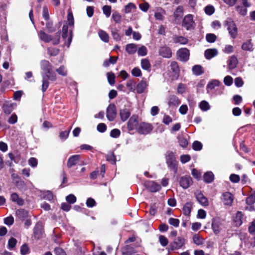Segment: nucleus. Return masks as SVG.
<instances>
[{
    "mask_svg": "<svg viewBox=\"0 0 255 255\" xmlns=\"http://www.w3.org/2000/svg\"><path fill=\"white\" fill-rule=\"evenodd\" d=\"M40 65L42 72V91L44 92L49 86L48 80L54 81L57 77L55 72L53 71V66L50 62L46 60H42L40 62Z\"/></svg>",
    "mask_w": 255,
    "mask_h": 255,
    "instance_id": "f257e3e1",
    "label": "nucleus"
},
{
    "mask_svg": "<svg viewBox=\"0 0 255 255\" xmlns=\"http://www.w3.org/2000/svg\"><path fill=\"white\" fill-rule=\"evenodd\" d=\"M165 156L166 163L168 167L176 173L177 171V162L176 160L175 153L172 151H168L165 153Z\"/></svg>",
    "mask_w": 255,
    "mask_h": 255,
    "instance_id": "f03ea898",
    "label": "nucleus"
},
{
    "mask_svg": "<svg viewBox=\"0 0 255 255\" xmlns=\"http://www.w3.org/2000/svg\"><path fill=\"white\" fill-rule=\"evenodd\" d=\"M38 35L39 38L46 43H48L51 41H52V43L54 45L58 44L59 43L60 37V32H59L56 33L55 38H52L51 35L47 34L42 30L39 31Z\"/></svg>",
    "mask_w": 255,
    "mask_h": 255,
    "instance_id": "7ed1b4c3",
    "label": "nucleus"
},
{
    "mask_svg": "<svg viewBox=\"0 0 255 255\" xmlns=\"http://www.w3.org/2000/svg\"><path fill=\"white\" fill-rule=\"evenodd\" d=\"M224 25L227 27L231 37L235 38L237 36L238 29L233 20L228 19L224 22Z\"/></svg>",
    "mask_w": 255,
    "mask_h": 255,
    "instance_id": "20e7f679",
    "label": "nucleus"
},
{
    "mask_svg": "<svg viewBox=\"0 0 255 255\" xmlns=\"http://www.w3.org/2000/svg\"><path fill=\"white\" fill-rule=\"evenodd\" d=\"M182 25L187 30H191L194 29L195 23L193 20V16L191 14L185 15L183 19Z\"/></svg>",
    "mask_w": 255,
    "mask_h": 255,
    "instance_id": "39448f33",
    "label": "nucleus"
},
{
    "mask_svg": "<svg viewBox=\"0 0 255 255\" xmlns=\"http://www.w3.org/2000/svg\"><path fill=\"white\" fill-rule=\"evenodd\" d=\"M170 68L171 74L170 77L172 80H177L179 77L180 69L177 63L175 61H172L170 63Z\"/></svg>",
    "mask_w": 255,
    "mask_h": 255,
    "instance_id": "423d86ee",
    "label": "nucleus"
},
{
    "mask_svg": "<svg viewBox=\"0 0 255 255\" xmlns=\"http://www.w3.org/2000/svg\"><path fill=\"white\" fill-rule=\"evenodd\" d=\"M153 127L150 124L142 123L137 128V131L140 134H147L149 133L152 130Z\"/></svg>",
    "mask_w": 255,
    "mask_h": 255,
    "instance_id": "0eeeda50",
    "label": "nucleus"
},
{
    "mask_svg": "<svg viewBox=\"0 0 255 255\" xmlns=\"http://www.w3.org/2000/svg\"><path fill=\"white\" fill-rule=\"evenodd\" d=\"M184 243V239L182 237H179L170 244L169 247V249L171 251L179 249L182 247Z\"/></svg>",
    "mask_w": 255,
    "mask_h": 255,
    "instance_id": "6e6552de",
    "label": "nucleus"
},
{
    "mask_svg": "<svg viewBox=\"0 0 255 255\" xmlns=\"http://www.w3.org/2000/svg\"><path fill=\"white\" fill-rule=\"evenodd\" d=\"M16 107V104L11 101H4L2 104V109L5 114H9Z\"/></svg>",
    "mask_w": 255,
    "mask_h": 255,
    "instance_id": "1a4fd4ad",
    "label": "nucleus"
},
{
    "mask_svg": "<svg viewBox=\"0 0 255 255\" xmlns=\"http://www.w3.org/2000/svg\"><path fill=\"white\" fill-rule=\"evenodd\" d=\"M145 187L151 192H156L161 189L160 184L153 181H147L144 183Z\"/></svg>",
    "mask_w": 255,
    "mask_h": 255,
    "instance_id": "9d476101",
    "label": "nucleus"
},
{
    "mask_svg": "<svg viewBox=\"0 0 255 255\" xmlns=\"http://www.w3.org/2000/svg\"><path fill=\"white\" fill-rule=\"evenodd\" d=\"M177 58L183 62L187 61L189 59V51L186 48L179 49L177 52Z\"/></svg>",
    "mask_w": 255,
    "mask_h": 255,
    "instance_id": "9b49d317",
    "label": "nucleus"
},
{
    "mask_svg": "<svg viewBox=\"0 0 255 255\" xmlns=\"http://www.w3.org/2000/svg\"><path fill=\"white\" fill-rule=\"evenodd\" d=\"M179 184L183 189H187L192 185V179L190 176H182L180 179Z\"/></svg>",
    "mask_w": 255,
    "mask_h": 255,
    "instance_id": "f8f14e48",
    "label": "nucleus"
},
{
    "mask_svg": "<svg viewBox=\"0 0 255 255\" xmlns=\"http://www.w3.org/2000/svg\"><path fill=\"white\" fill-rule=\"evenodd\" d=\"M116 106L114 104H110L107 109V118L110 121H113L116 117Z\"/></svg>",
    "mask_w": 255,
    "mask_h": 255,
    "instance_id": "ddd939ff",
    "label": "nucleus"
},
{
    "mask_svg": "<svg viewBox=\"0 0 255 255\" xmlns=\"http://www.w3.org/2000/svg\"><path fill=\"white\" fill-rule=\"evenodd\" d=\"M80 159L81 156L78 154H76L70 156L67 160V167L70 168L76 165L77 164L79 163Z\"/></svg>",
    "mask_w": 255,
    "mask_h": 255,
    "instance_id": "4468645a",
    "label": "nucleus"
},
{
    "mask_svg": "<svg viewBox=\"0 0 255 255\" xmlns=\"http://www.w3.org/2000/svg\"><path fill=\"white\" fill-rule=\"evenodd\" d=\"M222 200L225 205L231 206L234 200V196L231 193L226 192L223 193Z\"/></svg>",
    "mask_w": 255,
    "mask_h": 255,
    "instance_id": "2eb2a0df",
    "label": "nucleus"
},
{
    "mask_svg": "<svg viewBox=\"0 0 255 255\" xmlns=\"http://www.w3.org/2000/svg\"><path fill=\"white\" fill-rule=\"evenodd\" d=\"M148 86V83L145 79H142L136 86V92L141 94L144 92Z\"/></svg>",
    "mask_w": 255,
    "mask_h": 255,
    "instance_id": "dca6fc26",
    "label": "nucleus"
},
{
    "mask_svg": "<svg viewBox=\"0 0 255 255\" xmlns=\"http://www.w3.org/2000/svg\"><path fill=\"white\" fill-rule=\"evenodd\" d=\"M138 123V117L135 115L132 116L128 123V128L129 130H132L137 127Z\"/></svg>",
    "mask_w": 255,
    "mask_h": 255,
    "instance_id": "f3484780",
    "label": "nucleus"
},
{
    "mask_svg": "<svg viewBox=\"0 0 255 255\" xmlns=\"http://www.w3.org/2000/svg\"><path fill=\"white\" fill-rule=\"evenodd\" d=\"M167 100V103L169 107H177L181 103L179 98L174 95L169 96Z\"/></svg>",
    "mask_w": 255,
    "mask_h": 255,
    "instance_id": "a211bd4d",
    "label": "nucleus"
},
{
    "mask_svg": "<svg viewBox=\"0 0 255 255\" xmlns=\"http://www.w3.org/2000/svg\"><path fill=\"white\" fill-rule=\"evenodd\" d=\"M196 199L202 206H207L208 205V201L201 191H198L195 193Z\"/></svg>",
    "mask_w": 255,
    "mask_h": 255,
    "instance_id": "6ab92c4d",
    "label": "nucleus"
},
{
    "mask_svg": "<svg viewBox=\"0 0 255 255\" xmlns=\"http://www.w3.org/2000/svg\"><path fill=\"white\" fill-rule=\"evenodd\" d=\"M221 83L218 80L213 79L209 82L207 85L206 90L208 93H211V91L216 87H219Z\"/></svg>",
    "mask_w": 255,
    "mask_h": 255,
    "instance_id": "aec40b11",
    "label": "nucleus"
},
{
    "mask_svg": "<svg viewBox=\"0 0 255 255\" xmlns=\"http://www.w3.org/2000/svg\"><path fill=\"white\" fill-rule=\"evenodd\" d=\"M221 223L218 219H214L212 221V228L214 233L218 235L221 231Z\"/></svg>",
    "mask_w": 255,
    "mask_h": 255,
    "instance_id": "412c9836",
    "label": "nucleus"
},
{
    "mask_svg": "<svg viewBox=\"0 0 255 255\" xmlns=\"http://www.w3.org/2000/svg\"><path fill=\"white\" fill-rule=\"evenodd\" d=\"M159 53L160 55L164 58H169L172 56V52L170 48L166 46L161 47Z\"/></svg>",
    "mask_w": 255,
    "mask_h": 255,
    "instance_id": "4be33fe9",
    "label": "nucleus"
},
{
    "mask_svg": "<svg viewBox=\"0 0 255 255\" xmlns=\"http://www.w3.org/2000/svg\"><path fill=\"white\" fill-rule=\"evenodd\" d=\"M16 215L19 219L23 221L28 217V213L26 210L20 209L16 211Z\"/></svg>",
    "mask_w": 255,
    "mask_h": 255,
    "instance_id": "5701e85b",
    "label": "nucleus"
},
{
    "mask_svg": "<svg viewBox=\"0 0 255 255\" xmlns=\"http://www.w3.org/2000/svg\"><path fill=\"white\" fill-rule=\"evenodd\" d=\"M218 54V51L216 49H208L205 50L204 55L207 59H211Z\"/></svg>",
    "mask_w": 255,
    "mask_h": 255,
    "instance_id": "b1692460",
    "label": "nucleus"
},
{
    "mask_svg": "<svg viewBox=\"0 0 255 255\" xmlns=\"http://www.w3.org/2000/svg\"><path fill=\"white\" fill-rule=\"evenodd\" d=\"M120 115L122 121L125 122L129 117L130 113L128 109L127 108H124L120 110Z\"/></svg>",
    "mask_w": 255,
    "mask_h": 255,
    "instance_id": "393cba45",
    "label": "nucleus"
},
{
    "mask_svg": "<svg viewBox=\"0 0 255 255\" xmlns=\"http://www.w3.org/2000/svg\"><path fill=\"white\" fill-rule=\"evenodd\" d=\"M203 179L205 183H211L214 180V174L211 171H207L204 173Z\"/></svg>",
    "mask_w": 255,
    "mask_h": 255,
    "instance_id": "a878e982",
    "label": "nucleus"
},
{
    "mask_svg": "<svg viewBox=\"0 0 255 255\" xmlns=\"http://www.w3.org/2000/svg\"><path fill=\"white\" fill-rule=\"evenodd\" d=\"M173 40L175 43H179L180 44H186L188 43V39L182 36H174L173 38Z\"/></svg>",
    "mask_w": 255,
    "mask_h": 255,
    "instance_id": "bb28decb",
    "label": "nucleus"
},
{
    "mask_svg": "<svg viewBox=\"0 0 255 255\" xmlns=\"http://www.w3.org/2000/svg\"><path fill=\"white\" fill-rule=\"evenodd\" d=\"M126 50L129 54H133L137 50V45L134 43L128 44L126 47Z\"/></svg>",
    "mask_w": 255,
    "mask_h": 255,
    "instance_id": "cd10ccee",
    "label": "nucleus"
},
{
    "mask_svg": "<svg viewBox=\"0 0 255 255\" xmlns=\"http://www.w3.org/2000/svg\"><path fill=\"white\" fill-rule=\"evenodd\" d=\"M238 61L236 56H232L228 61V66L230 69H233L236 67Z\"/></svg>",
    "mask_w": 255,
    "mask_h": 255,
    "instance_id": "c85d7f7f",
    "label": "nucleus"
},
{
    "mask_svg": "<svg viewBox=\"0 0 255 255\" xmlns=\"http://www.w3.org/2000/svg\"><path fill=\"white\" fill-rule=\"evenodd\" d=\"M98 35L100 38L101 40L104 42L107 43L109 41V35L104 30H99L98 31Z\"/></svg>",
    "mask_w": 255,
    "mask_h": 255,
    "instance_id": "c756f323",
    "label": "nucleus"
},
{
    "mask_svg": "<svg viewBox=\"0 0 255 255\" xmlns=\"http://www.w3.org/2000/svg\"><path fill=\"white\" fill-rule=\"evenodd\" d=\"M10 199L12 202H15L20 206L22 205L24 203V201L15 193L11 194Z\"/></svg>",
    "mask_w": 255,
    "mask_h": 255,
    "instance_id": "7c9ffc66",
    "label": "nucleus"
},
{
    "mask_svg": "<svg viewBox=\"0 0 255 255\" xmlns=\"http://www.w3.org/2000/svg\"><path fill=\"white\" fill-rule=\"evenodd\" d=\"M243 218V213L240 211L237 212V213H236V217L234 219V222H235L236 226H240L242 224Z\"/></svg>",
    "mask_w": 255,
    "mask_h": 255,
    "instance_id": "2f4dec72",
    "label": "nucleus"
},
{
    "mask_svg": "<svg viewBox=\"0 0 255 255\" xmlns=\"http://www.w3.org/2000/svg\"><path fill=\"white\" fill-rule=\"evenodd\" d=\"M192 208V204L191 202H187L183 207V212L185 216H189L191 209Z\"/></svg>",
    "mask_w": 255,
    "mask_h": 255,
    "instance_id": "473e14b6",
    "label": "nucleus"
},
{
    "mask_svg": "<svg viewBox=\"0 0 255 255\" xmlns=\"http://www.w3.org/2000/svg\"><path fill=\"white\" fill-rule=\"evenodd\" d=\"M199 107L203 112H206L209 110L211 108L209 103L203 100L199 104Z\"/></svg>",
    "mask_w": 255,
    "mask_h": 255,
    "instance_id": "72a5a7b5",
    "label": "nucleus"
},
{
    "mask_svg": "<svg viewBox=\"0 0 255 255\" xmlns=\"http://www.w3.org/2000/svg\"><path fill=\"white\" fill-rule=\"evenodd\" d=\"M242 48L243 50L253 51L254 50L253 45L251 42V40H248L244 42L242 46Z\"/></svg>",
    "mask_w": 255,
    "mask_h": 255,
    "instance_id": "f704fd0d",
    "label": "nucleus"
},
{
    "mask_svg": "<svg viewBox=\"0 0 255 255\" xmlns=\"http://www.w3.org/2000/svg\"><path fill=\"white\" fill-rule=\"evenodd\" d=\"M141 66L144 70L150 71L151 70V65L147 59H143L141 60Z\"/></svg>",
    "mask_w": 255,
    "mask_h": 255,
    "instance_id": "c9c22d12",
    "label": "nucleus"
},
{
    "mask_svg": "<svg viewBox=\"0 0 255 255\" xmlns=\"http://www.w3.org/2000/svg\"><path fill=\"white\" fill-rule=\"evenodd\" d=\"M193 73L197 76L201 75L203 73V71L201 66L196 65L192 67Z\"/></svg>",
    "mask_w": 255,
    "mask_h": 255,
    "instance_id": "e433bc0d",
    "label": "nucleus"
},
{
    "mask_svg": "<svg viewBox=\"0 0 255 255\" xmlns=\"http://www.w3.org/2000/svg\"><path fill=\"white\" fill-rule=\"evenodd\" d=\"M193 241L194 244L199 246L202 245L204 243V240L198 234H195L193 237Z\"/></svg>",
    "mask_w": 255,
    "mask_h": 255,
    "instance_id": "4c0bfd02",
    "label": "nucleus"
},
{
    "mask_svg": "<svg viewBox=\"0 0 255 255\" xmlns=\"http://www.w3.org/2000/svg\"><path fill=\"white\" fill-rule=\"evenodd\" d=\"M111 34L114 40L117 41H120L121 40V36L119 32V30L116 28H113L111 30Z\"/></svg>",
    "mask_w": 255,
    "mask_h": 255,
    "instance_id": "58836bf2",
    "label": "nucleus"
},
{
    "mask_svg": "<svg viewBox=\"0 0 255 255\" xmlns=\"http://www.w3.org/2000/svg\"><path fill=\"white\" fill-rule=\"evenodd\" d=\"M178 142L180 146L183 148H186L188 144V141L182 135L178 137Z\"/></svg>",
    "mask_w": 255,
    "mask_h": 255,
    "instance_id": "ea45409f",
    "label": "nucleus"
},
{
    "mask_svg": "<svg viewBox=\"0 0 255 255\" xmlns=\"http://www.w3.org/2000/svg\"><path fill=\"white\" fill-rule=\"evenodd\" d=\"M247 7L243 5H238L236 6V10L242 15H246L247 13Z\"/></svg>",
    "mask_w": 255,
    "mask_h": 255,
    "instance_id": "a19ab883",
    "label": "nucleus"
},
{
    "mask_svg": "<svg viewBox=\"0 0 255 255\" xmlns=\"http://www.w3.org/2000/svg\"><path fill=\"white\" fill-rule=\"evenodd\" d=\"M135 5L132 2H130L125 6V12L126 13H130L133 9H135Z\"/></svg>",
    "mask_w": 255,
    "mask_h": 255,
    "instance_id": "79ce46f5",
    "label": "nucleus"
},
{
    "mask_svg": "<svg viewBox=\"0 0 255 255\" xmlns=\"http://www.w3.org/2000/svg\"><path fill=\"white\" fill-rule=\"evenodd\" d=\"M205 12L208 15H211L215 12V8L212 5H208L204 8Z\"/></svg>",
    "mask_w": 255,
    "mask_h": 255,
    "instance_id": "37998d69",
    "label": "nucleus"
},
{
    "mask_svg": "<svg viewBox=\"0 0 255 255\" xmlns=\"http://www.w3.org/2000/svg\"><path fill=\"white\" fill-rule=\"evenodd\" d=\"M112 17L116 23H119L121 21V15L117 11H115L113 13Z\"/></svg>",
    "mask_w": 255,
    "mask_h": 255,
    "instance_id": "c03bdc74",
    "label": "nucleus"
},
{
    "mask_svg": "<svg viewBox=\"0 0 255 255\" xmlns=\"http://www.w3.org/2000/svg\"><path fill=\"white\" fill-rule=\"evenodd\" d=\"M56 71L58 74L62 76H66L67 75V71L64 66H61L60 67L56 69Z\"/></svg>",
    "mask_w": 255,
    "mask_h": 255,
    "instance_id": "a18cd8bd",
    "label": "nucleus"
},
{
    "mask_svg": "<svg viewBox=\"0 0 255 255\" xmlns=\"http://www.w3.org/2000/svg\"><path fill=\"white\" fill-rule=\"evenodd\" d=\"M107 79L111 85H113L115 83V75L113 73L108 72L107 73Z\"/></svg>",
    "mask_w": 255,
    "mask_h": 255,
    "instance_id": "49530a36",
    "label": "nucleus"
},
{
    "mask_svg": "<svg viewBox=\"0 0 255 255\" xmlns=\"http://www.w3.org/2000/svg\"><path fill=\"white\" fill-rule=\"evenodd\" d=\"M42 227L40 223H37L34 228L35 235H40L42 234Z\"/></svg>",
    "mask_w": 255,
    "mask_h": 255,
    "instance_id": "de8ad7c7",
    "label": "nucleus"
},
{
    "mask_svg": "<svg viewBox=\"0 0 255 255\" xmlns=\"http://www.w3.org/2000/svg\"><path fill=\"white\" fill-rule=\"evenodd\" d=\"M111 6L110 5H104L103 8V11L104 14L107 17H109L111 13Z\"/></svg>",
    "mask_w": 255,
    "mask_h": 255,
    "instance_id": "09e8293b",
    "label": "nucleus"
},
{
    "mask_svg": "<svg viewBox=\"0 0 255 255\" xmlns=\"http://www.w3.org/2000/svg\"><path fill=\"white\" fill-rule=\"evenodd\" d=\"M77 198L73 194H69L66 197V201L70 204H73L76 202Z\"/></svg>",
    "mask_w": 255,
    "mask_h": 255,
    "instance_id": "8fccbe9b",
    "label": "nucleus"
},
{
    "mask_svg": "<svg viewBox=\"0 0 255 255\" xmlns=\"http://www.w3.org/2000/svg\"><path fill=\"white\" fill-rule=\"evenodd\" d=\"M137 53L139 56H144L147 53V49L144 46H141L137 50Z\"/></svg>",
    "mask_w": 255,
    "mask_h": 255,
    "instance_id": "3c124183",
    "label": "nucleus"
},
{
    "mask_svg": "<svg viewBox=\"0 0 255 255\" xmlns=\"http://www.w3.org/2000/svg\"><path fill=\"white\" fill-rule=\"evenodd\" d=\"M59 52V50L56 48L49 47L47 48V53L50 56H56Z\"/></svg>",
    "mask_w": 255,
    "mask_h": 255,
    "instance_id": "603ef678",
    "label": "nucleus"
},
{
    "mask_svg": "<svg viewBox=\"0 0 255 255\" xmlns=\"http://www.w3.org/2000/svg\"><path fill=\"white\" fill-rule=\"evenodd\" d=\"M43 198L44 199L51 201L53 198V194L50 191H46L43 192Z\"/></svg>",
    "mask_w": 255,
    "mask_h": 255,
    "instance_id": "864d4df0",
    "label": "nucleus"
},
{
    "mask_svg": "<svg viewBox=\"0 0 255 255\" xmlns=\"http://www.w3.org/2000/svg\"><path fill=\"white\" fill-rule=\"evenodd\" d=\"M216 36L213 33H208L206 36V40L210 43H213L216 40Z\"/></svg>",
    "mask_w": 255,
    "mask_h": 255,
    "instance_id": "5fc2aeb1",
    "label": "nucleus"
},
{
    "mask_svg": "<svg viewBox=\"0 0 255 255\" xmlns=\"http://www.w3.org/2000/svg\"><path fill=\"white\" fill-rule=\"evenodd\" d=\"M126 86L131 92H134L135 90V84L133 81L129 80L128 81Z\"/></svg>",
    "mask_w": 255,
    "mask_h": 255,
    "instance_id": "6e6d98bb",
    "label": "nucleus"
},
{
    "mask_svg": "<svg viewBox=\"0 0 255 255\" xmlns=\"http://www.w3.org/2000/svg\"><path fill=\"white\" fill-rule=\"evenodd\" d=\"M17 241L14 238H11L8 242V248L9 250L13 249L16 246Z\"/></svg>",
    "mask_w": 255,
    "mask_h": 255,
    "instance_id": "4d7b16f0",
    "label": "nucleus"
},
{
    "mask_svg": "<svg viewBox=\"0 0 255 255\" xmlns=\"http://www.w3.org/2000/svg\"><path fill=\"white\" fill-rule=\"evenodd\" d=\"M106 159L107 161L110 162L113 164H115L116 162V156L113 153H110L107 155Z\"/></svg>",
    "mask_w": 255,
    "mask_h": 255,
    "instance_id": "13d9d810",
    "label": "nucleus"
},
{
    "mask_svg": "<svg viewBox=\"0 0 255 255\" xmlns=\"http://www.w3.org/2000/svg\"><path fill=\"white\" fill-rule=\"evenodd\" d=\"M121 135V131L118 128L112 129L110 132V136L113 138H118Z\"/></svg>",
    "mask_w": 255,
    "mask_h": 255,
    "instance_id": "bf43d9fd",
    "label": "nucleus"
},
{
    "mask_svg": "<svg viewBox=\"0 0 255 255\" xmlns=\"http://www.w3.org/2000/svg\"><path fill=\"white\" fill-rule=\"evenodd\" d=\"M29 249L27 244H23L20 248V254L22 255H26L28 254Z\"/></svg>",
    "mask_w": 255,
    "mask_h": 255,
    "instance_id": "052dcab7",
    "label": "nucleus"
},
{
    "mask_svg": "<svg viewBox=\"0 0 255 255\" xmlns=\"http://www.w3.org/2000/svg\"><path fill=\"white\" fill-rule=\"evenodd\" d=\"M193 149L196 151H199L202 148V144L198 141H195L192 144Z\"/></svg>",
    "mask_w": 255,
    "mask_h": 255,
    "instance_id": "680f3d73",
    "label": "nucleus"
},
{
    "mask_svg": "<svg viewBox=\"0 0 255 255\" xmlns=\"http://www.w3.org/2000/svg\"><path fill=\"white\" fill-rule=\"evenodd\" d=\"M131 74L136 77H140L142 75L141 70L138 67H135L131 70Z\"/></svg>",
    "mask_w": 255,
    "mask_h": 255,
    "instance_id": "e2e57ef3",
    "label": "nucleus"
},
{
    "mask_svg": "<svg viewBox=\"0 0 255 255\" xmlns=\"http://www.w3.org/2000/svg\"><path fill=\"white\" fill-rule=\"evenodd\" d=\"M70 131V129L66 131H61L59 134V137L60 139L63 140H65V139H66L69 136Z\"/></svg>",
    "mask_w": 255,
    "mask_h": 255,
    "instance_id": "0e129e2a",
    "label": "nucleus"
},
{
    "mask_svg": "<svg viewBox=\"0 0 255 255\" xmlns=\"http://www.w3.org/2000/svg\"><path fill=\"white\" fill-rule=\"evenodd\" d=\"M97 129L100 132H104L107 129V126L104 123H100L98 125Z\"/></svg>",
    "mask_w": 255,
    "mask_h": 255,
    "instance_id": "69168bd1",
    "label": "nucleus"
},
{
    "mask_svg": "<svg viewBox=\"0 0 255 255\" xmlns=\"http://www.w3.org/2000/svg\"><path fill=\"white\" fill-rule=\"evenodd\" d=\"M86 205L89 208H92L96 205L95 200L92 198H88L86 201Z\"/></svg>",
    "mask_w": 255,
    "mask_h": 255,
    "instance_id": "338daca9",
    "label": "nucleus"
},
{
    "mask_svg": "<svg viewBox=\"0 0 255 255\" xmlns=\"http://www.w3.org/2000/svg\"><path fill=\"white\" fill-rule=\"evenodd\" d=\"M159 241L160 244L163 247L166 246L168 243L167 239L165 237L162 236V235L159 236Z\"/></svg>",
    "mask_w": 255,
    "mask_h": 255,
    "instance_id": "774afa93",
    "label": "nucleus"
}]
</instances>
